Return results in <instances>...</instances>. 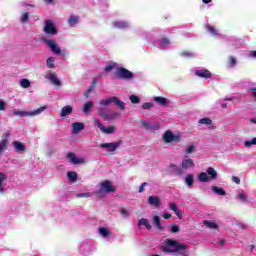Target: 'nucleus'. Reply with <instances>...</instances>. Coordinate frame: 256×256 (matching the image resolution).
Returning a JSON list of instances; mask_svg holds the SVG:
<instances>
[{"mask_svg":"<svg viewBox=\"0 0 256 256\" xmlns=\"http://www.w3.org/2000/svg\"><path fill=\"white\" fill-rule=\"evenodd\" d=\"M185 249H189L187 244H181L179 241L171 238H167L165 240V245L161 247V251H163V253H179V251H185Z\"/></svg>","mask_w":256,"mask_h":256,"instance_id":"nucleus-1","label":"nucleus"},{"mask_svg":"<svg viewBox=\"0 0 256 256\" xmlns=\"http://www.w3.org/2000/svg\"><path fill=\"white\" fill-rule=\"evenodd\" d=\"M111 103H114V105H116V107H119L121 111H125V102L119 100L118 97L112 96L108 99L100 101V105H102V107H107L111 105Z\"/></svg>","mask_w":256,"mask_h":256,"instance_id":"nucleus-2","label":"nucleus"},{"mask_svg":"<svg viewBox=\"0 0 256 256\" xmlns=\"http://www.w3.org/2000/svg\"><path fill=\"white\" fill-rule=\"evenodd\" d=\"M47 109V106H41L40 108L27 112V111H21V110H14L13 115H18L19 117H35L37 115H41L43 111Z\"/></svg>","mask_w":256,"mask_h":256,"instance_id":"nucleus-3","label":"nucleus"},{"mask_svg":"<svg viewBox=\"0 0 256 256\" xmlns=\"http://www.w3.org/2000/svg\"><path fill=\"white\" fill-rule=\"evenodd\" d=\"M41 41L51 49L52 53H55V55H62V57H65V52L61 51V48H59V45H57V42L55 40H49L47 38H41Z\"/></svg>","mask_w":256,"mask_h":256,"instance_id":"nucleus-4","label":"nucleus"},{"mask_svg":"<svg viewBox=\"0 0 256 256\" xmlns=\"http://www.w3.org/2000/svg\"><path fill=\"white\" fill-rule=\"evenodd\" d=\"M162 139H163L164 143H179V141H181V136L175 135L170 130H167L164 133Z\"/></svg>","mask_w":256,"mask_h":256,"instance_id":"nucleus-5","label":"nucleus"},{"mask_svg":"<svg viewBox=\"0 0 256 256\" xmlns=\"http://www.w3.org/2000/svg\"><path fill=\"white\" fill-rule=\"evenodd\" d=\"M43 31L46 35H57V28L55 27V24H53V21L49 19L45 20Z\"/></svg>","mask_w":256,"mask_h":256,"instance_id":"nucleus-6","label":"nucleus"},{"mask_svg":"<svg viewBox=\"0 0 256 256\" xmlns=\"http://www.w3.org/2000/svg\"><path fill=\"white\" fill-rule=\"evenodd\" d=\"M116 77L117 79H133V72L129 71L126 68L119 67L116 70Z\"/></svg>","mask_w":256,"mask_h":256,"instance_id":"nucleus-7","label":"nucleus"},{"mask_svg":"<svg viewBox=\"0 0 256 256\" xmlns=\"http://www.w3.org/2000/svg\"><path fill=\"white\" fill-rule=\"evenodd\" d=\"M93 123L97 128L100 129V131H102V133H105L106 135H111L115 133V126L105 127L98 119H94Z\"/></svg>","mask_w":256,"mask_h":256,"instance_id":"nucleus-8","label":"nucleus"},{"mask_svg":"<svg viewBox=\"0 0 256 256\" xmlns=\"http://www.w3.org/2000/svg\"><path fill=\"white\" fill-rule=\"evenodd\" d=\"M123 145V141H118L114 143H103L100 145L101 149H108L109 153H113L114 151H117V148Z\"/></svg>","mask_w":256,"mask_h":256,"instance_id":"nucleus-9","label":"nucleus"},{"mask_svg":"<svg viewBox=\"0 0 256 256\" xmlns=\"http://www.w3.org/2000/svg\"><path fill=\"white\" fill-rule=\"evenodd\" d=\"M67 159H69L70 163L73 165H83V163H85V159L75 157V153L73 152L67 154Z\"/></svg>","mask_w":256,"mask_h":256,"instance_id":"nucleus-10","label":"nucleus"},{"mask_svg":"<svg viewBox=\"0 0 256 256\" xmlns=\"http://www.w3.org/2000/svg\"><path fill=\"white\" fill-rule=\"evenodd\" d=\"M182 169L187 171L188 169H192V167H195V162H193V159L185 156L181 163Z\"/></svg>","mask_w":256,"mask_h":256,"instance_id":"nucleus-11","label":"nucleus"},{"mask_svg":"<svg viewBox=\"0 0 256 256\" xmlns=\"http://www.w3.org/2000/svg\"><path fill=\"white\" fill-rule=\"evenodd\" d=\"M101 188L104 190L106 193H115V186L111 184V181L105 180L104 182L101 183Z\"/></svg>","mask_w":256,"mask_h":256,"instance_id":"nucleus-12","label":"nucleus"},{"mask_svg":"<svg viewBox=\"0 0 256 256\" xmlns=\"http://www.w3.org/2000/svg\"><path fill=\"white\" fill-rule=\"evenodd\" d=\"M12 147H14L16 153H25L27 151V147L23 142L13 141Z\"/></svg>","mask_w":256,"mask_h":256,"instance_id":"nucleus-13","label":"nucleus"},{"mask_svg":"<svg viewBox=\"0 0 256 256\" xmlns=\"http://www.w3.org/2000/svg\"><path fill=\"white\" fill-rule=\"evenodd\" d=\"M170 211H173L178 219H183V212L179 210V206L175 202H170L168 205Z\"/></svg>","mask_w":256,"mask_h":256,"instance_id":"nucleus-14","label":"nucleus"},{"mask_svg":"<svg viewBox=\"0 0 256 256\" xmlns=\"http://www.w3.org/2000/svg\"><path fill=\"white\" fill-rule=\"evenodd\" d=\"M196 77H201L202 79H211V71L207 69H201L195 71Z\"/></svg>","mask_w":256,"mask_h":256,"instance_id":"nucleus-15","label":"nucleus"},{"mask_svg":"<svg viewBox=\"0 0 256 256\" xmlns=\"http://www.w3.org/2000/svg\"><path fill=\"white\" fill-rule=\"evenodd\" d=\"M148 203L149 205H153L157 209L161 207V200L159 199V197H156V196H150L148 198Z\"/></svg>","mask_w":256,"mask_h":256,"instance_id":"nucleus-16","label":"nucleus"},{"mask_svg":"<svg viewBox=\"0 0 256 256\" xmlns=\"http://www.w3.org/2000/svg\"><path fill=\"white\" fill-rule=\"evenodd\" d=\"M153 101H155V103H157L161 107H167L169 103V101L165 97H161V96H155L153 98Z\"/></svg>","mask_w":256,"mask_h":256,"instance_id":"nucleus-17","label":"nucleus"},{"mask_svg":"<svg viewBox=\"0 0 256 256\" xmlns=\"http://www.w3.org/2000/svg\"><path fill=\"white\" fill-rule=\"evenodd\" d=\"M206 174L208 175L210 181H215V179H217V171L213 167H208L206 169Z\"/></svg>","mask_w":256,"mask_h":256,"instance_id":"nucleus-18","label":"nucleus"},{"mask_svg":"<svg viewBox=\"0 0 256 256\" xmlns=\"http://www.w3.org/2000/svg\"><path fill=\"white\" fill-rule=\"evenodd\" d=\"M153 225L158 229V231H163L165 228L161 225V218L158 215L153 216Z\"/></svg>","mask_w":256,"mask_h":256,"instance_id":"nucleus-19","label":"nucleus"},{"mask_svg":"<svg viewBox=\"0 0 256 256\" xmlns=\"http://www.w3.org/2000/svg\"><path fill=\"white\" fill-rule=\"evenodd\" d=\"M73 113V107L71 105L64 106L61 110L60 117H67Z\"/></svg>","mask_w":256,"mask_h":256,"instance_id":"nucleus-20","label":"nucleus"},{"mask_svg":"<svg viewBox=\"0 0 256 256\" xmlns=\"http://www.w3.org/2000/svg\"><path fill=\"white\" fill-rule=\"evenodd\" d=\"M73 127V131L72 133H80V131H83V129H85V124L81 123V122H75L72 124Z\"/></svg>","mask_w":256,"mask_h":256,"instance_id":"nucleus-21","label":"nucleus"},{"mask_svg":"<svg viewBox=\"0 0 256 256\" xmlns=\"http://www.w3.org/2000/svg\"><path fill=\"white\" fill-rule=\"evenodd\" d=\"M141 225H144V227H146L148 231H151V229H153V226H151V223H149V220L147 218H141L138 221V226L141 227Z\"/></svg>","mask_w":256,"mask_h":256,"instance_id":"nucleus-22","label":"nucleus"},{"mask_svg":"<svg viewBox=\"0 0 256 256\" xmlns=\"http://www.w3.org/2000/svg\"><path fill=\"white\" fill-rule=\"evenodd\" d=\"M211 189H212L213 193H215L216 195H220L222 197H225V195H227V192L219 186H212Z\"/></svg>","mask_w":256,"mask_h":256,"instance_id":"nucleus-23","label":"nucleus"},{"mask_svg":"<svg viewBox=\"0 0 256 256\" xmlns=\"http://www.w3.org/2000/svg\"><path fill=\"white\" fill-rule=\"evenodd\" d=\"M170 169H172V172L174 175H183V168L175 165V164H170Z\"/></svg>","mask_w":256,"mask_h":256,"instance_id":"nucleus-24","label":"nucleus"},{"mask_svg":"<svg viewBox=\"0 0 256 256\" xmlns=\"http://www.w3.org/2000/svg\"><path fill=\"white\" fill-rule=\"evenodd\" d=\"M49 81H51V83L53 85H56V87H60V85H61V80L59 78H57V75H55V74L49 75Z\"/></svg>","mask_w":256,"mask_h":256,"instance_id":"nucleus-25","label":"nucleus"},{"mask_svg":"<svg viewBox=\"0 0 256 256\" xmlns=\"http://www.w3.org/2000/svg\"><path fill=\"white\" fill-rule=\"evenodd\" d=\"M68 23H69L70 27H75V25H77V23H79V16L70 15V17L68 19Z\"/></svg>","mask_w":256,"mask_h":256,"instance_id":"nucleus-26","label":"nucleus"},{"mask_svg":"<svg viewBox=\"0 0 256 256\" xmlns=\"http://www.w3.org/2000/svg\"><path fill=\"white\" fill-rule=\"evenodd\" d=\"M8 143L9 141H7V139L0 140V156L5 153V149H7Z\"/></svg>","mask_w":256,"mask_h":256,"instance_id":"nucleus-27","label":"nucleus"},{"mask_svg":"<svg viewBox=\"0 0 256 256\" xmlns=\"http://www.w3.org/2000/svg\"><path fill=\"white\" fill-rule=\"evenodd\" d=\"M198 179L201 183H209L210 179H209V176L207 175V173L205 172H201L199 175H198Z\"/></svg>","mask_w":256,"mask_h":256,"instance_id":"nucleus-28","label":"nucleus"},{"mask_svg":"<svg viewBox=\"0 0 256 256\" xmlns=\"http://www.w3.org/2000/svg\"><path fill=\"white\" fill-rule=\"evenodd\" d=\"M185 183L188 185V187L193 186V183H195V179L193 178V174H188L185 178Z\"/></svg>","mask_w":256,"mask_h":256,"instance_id":"nucleus-29","label":"nucleus"},{"mask_svg":"<svg viewBox=\"0 0 256 256\" xmlns=\"http://www.w3.org/2000/svg\"><path fill=\"white\" fill-rule=\"evenodd\" d=\"M199 124L200 125H213V120H211V118H209V117L201 118L199 120Z\"/></svg>","mask_w":256,"mask_h":256,"instance_id":"nucleus-30","label":"nucleus"},{"mask_svg":"<svg viewBox=\"0 0 256 256\" xmlns=\"http://www.w3.org/2000/svg\"><path fill=\"white\" fill-rule=\"evenodd\" d=\"M205 28L207 29V31H209V33H211V35H213L214 37H217L219 35V33L217 32V29H215V27L210 26V25H205Z\"/></svg>","mask_w":256,"mask_h":256,"instance_id":"nucleus-31","label":"nucleus"},{"mask_svg":"<svg viewBox=\"0 0 256 256\" xmlns=\"http://www.w3.org/2000/svg\"><path fill=\"white\" fill-rule=\"evenodd\" d=\"M99 233H100V235H102V237H111V233L105 227H100Z\"/></svg>","mask_w":256,"mask_h":256,"instance_id":"nucleus-32","label":"nucleus"},{"mask_svg":"<svg viewBox=\"0 0 256 256\" xmlns=\"http://www.w3.org/2000/svg\"><path fill=\"white\" fill-rule=\"evenodd\" d=\"M46 65L49 69H54L55 68V58L53 57H49L47 60H46Z\"/></svg>","mask_w":256,"mask_h":256,"instance_id":"nucleus-33","label":"nucleus"},{"mask_svg":"<svg viewBox=\"0 0 256 256\" xmlns=\"http://www.w3.org/2000/svg\"><path fill=\"white\" fill-rule=\"evenodd\" d=\"M67 177H68V179L69 180H71L72 181V183H75V181H77V173L76 172H73V171H69L68 173H67Z\"/></svg>","mask_w":256,"mask_h":256,"instance_id":"nucleus-34","label":"nucleus"},{"mask_svg":"<svg viewBox=\"0 0 256 256\" xmlns=\"http://www.w3.org/2000/svg\"><path fill=\"white\" fill-rule=\"evenodd\" d=\"M106 194L107 192L103 188H100L98 191L95 192L97 199H103Z\"/></svg>","mask_w":256,"mask_h":256,"instance_id":"nucleus-35","label":"nucleus"},{"mask_svg":"<svg viewBox=\"0 0 256 256\" xmlns=\"http://www.w3.org/2000/svg\"><path fill=\"white\" fill-rule=\"evenodd\" d=\"M20 85L23 89H29V87H31V82L24 78L20 81Z\"/></svg>","mask_w":256,"mask_h":256,"instance_id":"nucleus-36","label":"nucleus"},{"mask_svg":"<svg viewBox=\"0 0 256 256\" xmlns=\"http://www.w3.org/2000/svg\"><path fill=\"white\" fill-rule=\"evenodd\" d=\"M4 181H7V174L0 172V193H3L4 191V189L1 187Z\"/></svg>","mask_w":256,"mask_h":256,"instance_id":"nucleus-37","label":"nucleus"},{"mask_svg":"<svg viewBox=\"0 0 256 256\" xmlns=\"http://www.w3.org/2000/svg\"><path fill=\"white\" fill-rule=\"evenodd\" d=\"M119 115H121L119 112H111V113L107 114V119L105 121H111L113 119H117V117H119Z\"/></svg>","mask_w":256,"mask_h":256,"instance_id":"nucleus-38","label":"nucleus"},{"mask_svg":"<svg viewBox=\"0 0 256 256\" xmlns=\"http://www.w3.org/2000/svg\"><path fill=\"white\" fill-rule=\"evenodd\" d=\"M204 225L206 227H209V229H217L218 228L217 224L215 222H213V221L205 220L204 221Z\"/></svg>","mask_w":256,"mask_h":256,"instance_id":"nucleus-39","label":"nucleus"},{"mask_svg":"<svg viewBox=\"0 0 256 256\" xmlns=\"http://www.w3.org/2000/svg\"><path fill=\"white\" fill-rule=\"evenodd\" d=\"M113 26L116 27L117 29H125L127 27V22H113Z\"/></svg>","mask_w":256,"mask_h":256,"instance_id":"nucleus-40","label":"nucleus"},{"mask_svg":"<svg viewBox=\"0 0 256 256\" xmlns=\"http://www.w3.org/2000/svg\"><path fill=\"white\" fill-rule=\"evenodd\" d=\"M170 228V233H179V231H181V228L178 225L175 224H170L168 226Z\"/></svg>","mask_w":256,"mask_h":256,"instance_id":"nucleus-41","label":"nucleus"},{"mask_svg":"<svg viewBox=\"0 0 256 256\" xmlns=\"http://www.w3.org/2000/svg\"><path fill=\"white\" fill-rule=\"evenodd\" d=\"M228 65L231 68L235 67V65H237V59L234 56H229Z\"/></svg>","mask_w":256,"mask_h":256,"instance_id":"nucleus-42","label":"nucleus"},{"mask_svg":"<svg viewBox=\"0 0 256 256\" xmlns=\"http://www.w3.org/2000/svg\"><path fill=\"white\" fill-rule=\"evenodd\" d=\"M98 115L105 121L107 119V113L105 112V108L100 107L98 109Z\"/></svg>","mask_w":256,"mask_h":256,"instance_id":"nucleus-43","label":"nucleus"},{"mask_svg":"<svg viewBox=\"0 0 256 256\" xmlns=\"http://www.w3.org/2000/svg\"><path fill=\"white\" fill-rule=\"evenodd\" d=\"M92 107H93V102H86L83 107L84 113H89V111H91Z\"/></svg>","mask_w":256,"mask_h":256,"instance_id":"nucleus-44","label":"nucleus"},{"mask_svg":"<svg viewBox=\"0 0 256 256\" xmlns=\"http://www.w3.org/2000/svg\"><path fill=\"white\" fill-rule=\"evenodd\" d=\"M130 101L134 105H137V103H141V98H139V96L131 95L130 96Z\"/></svg>","mask_w":256,"mask_h":256,"instance_id":"nucleus-45","label":"nucleus"},{"mask_svg":"<svg viewBox=\"0 0 256 256\" xmlns=\"http://www.w3.org/2000/svg\"><path fill=\"white\" fill-rule=\"evenodd\" d=\"M251 145H256V138H253L251 141H245L244 142V147H251Z\"/></svg>","mask_w":256,"mask_h":256,"instance_id":"nucleus-46","label":"nucleus"},{"mask_svg":"<svg viewBox=\"0 0 256 256\" xmlns=\"http://www.w3.org/2000/svg\"><path fill=\"white\" fill-rule=\"evenodd\" d=\"M191 153H195V145H190L186 148V155H191Z\"/></svg>","mask_w":256,"mask_h":256,"instance_id":"nucleus-47","label":"nucleus"},{"mask_svg":"<svg viewBox=\"0 0 256 256\" xmlns=\"http://www.w3.org/2000/svg\"><path fill=\"white\" fill-rule=\"evenodd\" d=\"M21 23H27V21H29V13L25 12L21 19H20Z\"/></svg>","mask_w":256,"mask_h":256,"instance_id":"nucleus-48","label":"nucleus"},{"mask_svg":"<svg viewBox=\"0 0 256 256\" xmlns=\"http://www.w3.org/2000/svg\"><path fill=\"white\" fill-rule=\"evenodd\" d=\"M153 107V103H151V102H146V103H144L143 105H142V109H144V110H149V109H151Z\"/></svg>","mask_w":256,"mask_h":256,"instance_id":"nucleus-49","label":"nucleus"},{"mask_svg":"<svg viewBox=\"0 0 256 256\" xmlns=\"http://www.w3.org/2000/svg\"><path fill=\"white\" fill-rule=\"evenodd\" d=\"M113 69H115V64H109L104 68V71H106V73H109L113 71Z\"/></svg>","mask_w":256,"mask_h":256,"instance_id":"nucleus-50","label":"nucleus"},{"mask_svg":"<svg viewBox=\"0 0 256 256\" xmlns=\"http://www.w3.org/2000/svg\"><path fill=\"white\" fill-rule=\"evenodd\" d=\"M169 43H170L169 38H167V37L162 38V42H161L162 47L169 45Z\"/></svg>","mask_w":256,"mask_h":256,"instance_id":"nucleus-51","label":"nucleus"},{"mask_svg":"<svg viewBox=\"0 0 256 256\" xmlns=\"http://www.w3.org/2000/svg\"><path fill=\"white\" fill-rule=\"evenodd\" d=\"M238 199H240V201H247V194L245 193L238 194Z\"/></svg>","mask_w":256,"mask_h":256,"instance_id":"nucleus-52","label":"nucleus"},{"mask_svg":"<svg viewBox=\"0 0 256 256\" xmlns=\"http://www.w3.org/2000/svg\"><path fill=\"white\" fill-rule=\"evenodd\" d=\"M120 213L123 217H129V211H127V209H120Z\"/></svg>","mask_w":256,"mask_h":256,"instance_id":"nucleus-53","label":"nucleus"},{"mask_svg":"<svg viewBox=\"0 0 256 256\" xmlns=\"http://www.w3.org/2000/svg\"><path fill=\"white\" fill-rule=\"evenodd\" d=\"M232 181L236 183V185H241V179L237 176H232Z\"/></svg>","mask_w":256,"mask_h":256,"instance_id":"nucleus-54","label":"nucleus"},{"mask_svg":"<svg viewBox=\"0 0 256 256\" xmlns=\"http://www.w3.org/2000/svg\"><path fill=\"white\" fill-rule=\"evenodd\" d=\"M145 187H147V182H144L139 187V193H143L145 191Z\"/></svg>","mask_w":256,"mask_h":256,"instance_id":"nucleus-55","label":"nucleus"},{"mask_svg":"<svg viewBox=\"0 0 256 256\" xmlns=\"http://www.w3.org/2000/svg\"><path fill=\"white\" fill-rule=\"evenodd\" d=\"M0 111H5V101L0 100Z\"/></svg>","mask_w":256,"mask_h":256,"instance_id":"nucleus-56","label":"nucleus"},{"mask_svg":"<svg viewBox=\"0 0 256 256\" xmlns=\"http://www.w3.org/2000/svg\"><path fill=\"white\" fill-rule=\"evenodd\" d=\"M77 197H91L90 193H80L77 195Z\"/></svg>","mask_w":256,"mask_h":256,"instance_id":"nucleus-57","label":"nucleus"},{"mask_svg":"<svg viewBox=\"0 0 256 256\" xmlns=\"http://www.w3.org/2000/svg\"><path fill=\"white\" fill-rule=\"evenodd\" d=\"M142 125H143V127H145V129H149L151 126L149 125V123L148 122H142Z\"/></svg>","mask_w":256,"mask_h":256,"instance_id":"nucleus-58","label":"nucleus"},{"mask_svg":"<svg viewBox=\"0 0 256 256\" xmlns=\"http://www.w3.org/2000/svg\"><path fill=\"white\" fill-rule=\"evenodd\" d=\"M96 86H97V79H93V80H92V84H91L90 87L95 88Z\"/></svg>","mask_w":256,"mask_h":256,"instance_id":"nucleus-59","label":"nucleus"},{"mask_svg":"<svg viewBox=\"0 0 256 256\" xmlns=\"http://www.w3.org/2000/svg\"><path fill=\"white\" fill-rule=\"evenodd\" d=\"M171 214H169V213H166V214H163V218L164 219H171Z\"/></svg>","mask_w":256,"mask_h":256,"instance_id":"nucleus-60","label":"nucleus"},{"mask_svg":"<svg viewBox=\"0 0 256 256\" xmlns=\"http://www.w3.org/2000/svg\"><path fill=\"white\" fill-rule=\"evenodd\" d=\"M250 56L256 58V50L251 51Z\"/></svg>","mask_w":256,"mask_h":256,"instance_id":"nucleus-61","label":"nucleus"},{"mask_svg":"<svg viewBox=\"0 0 256 256\" xmlns=\"http://www.w3.org/2000/svg\"><path fill=\"white\" fill-rule=\"evenodd\" d=\"M182 55H184L185 57H190L191 52H183Z\"/></svg>","mask_w":256,"mask_h":256,"instance_id":"nucleus-62","label":"nucleus"},{"mask_svg":"<svg viewBox=\"0 0 256 256\" xmlns=\"http://www.w3.org/2000/svg\"><path fill=\"white\" fill-rule=\"evenodd\" d=\"M93 87L92 86H89V88L87 89V93H91V91H93Z\"/></svg>","mask_w":256,"mask_h":256,"instance_id":"nucleus-63","label":"nucleus"},{"mask_svg":"<svg viewBox=\"0 0 256 256\" xmlns=\"http://www.w3.org/2000/svg\"><path fill=\"white\" fill-rule=\"evenodd\" d=\"M250 123L256 124V118H251V119H250Z\"/></svg>","mask_w":256,"mask_h":256,"instance_id":"nucleus-64","label":"nucleus"}]
</instances>
